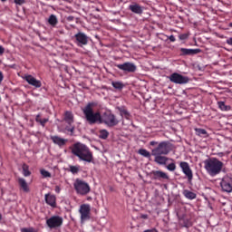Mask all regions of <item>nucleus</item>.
Instances as JSON below:
<instances>
[{"label": "nucleus", "instance_id": "ddd939ff", "mask_svg": "<svg viewBox=\"0 0 232 232\" xmlns=\"http://www.w3.org/2000/svg\"><path fill=\"white\" fill-rule=\"evenodd\" d=\"M152 180H169L168 173L162 170H152L150 174Z\"/></svg>", "mask_w": 232, "mask_h": 232}, {"label": "nucleus", "instance_id": "c03bdc74", "mask_svg": "<svg viewBox=\"0 0 232 232\" xmlns=\"http://www.w3.org/2000/svg\"><path fill=\"white\" fill-rule=\"evenodd\" d=\"M227 44H228L229 46H232V37L227 39Z\"/></svg>", "mask_w": 232, "mask_h": 232}, {"label": "nucleus", "instance_id": "b1692460", "mask_svg": "<svg viewBox=\"0 0 232 232\" xmlns=\"http://www.w3.org/2000/svg\"><path fill=\"white\" fill-rule=\"evenodd\" d=\"M22 169L24 177H30L32 175V172L30 171V167L26 163L23 164Z\"/></svg>", "mask_w": 232, "mask_h": 232}, {"label": "nucleus", "instance_id": "1a4fd4ad", "mask_svg": "<svg viewBox=\"0 0 232 232\" xmlns=\"http://www.w3.org/2000/svg\"><path fill=\"white\" fill-rule=\"evenodd\" d=\"M91 211L92 208H90V205L82 204L80 206L79 213L81 215L82 223L86 222L87 220H90V218H92Z\"/></svg>", "mask_w": 232, "mask_h": 232}, {"label": "nucleus", "instance_id": "2eb2a0df", "mask_svg": "<svg viewBox=\"0 0 232 232\" xmlns=\"http://www.w3.org/2000/svg\"><path fill=\"white\" fill-rule=\"evenodd\" d=\"M51 140L59 148H64L68 144V139L61 138L60 136L54 135L51 136Z\"/></svg>", "mask_w": 232, "mask_h": 232}, {"label": "nucleus", "instance_id": "a19ab883", "mask_svg": "<svg viewBox=\"0 0 232 232\" xmlns=\"http://www.w3.org/2000/svg\"><path fill=\"white\" fill-rule=\"evenodd\" d=\"M140 218H143V220H148V215L146 214H140Z\"/></svg>", "mask_w": 232, "mask_h": 232}, {"label": "nucleus", "instance_id": "37998d69", "mask_svg": "<svg viewBox=\"0 0 232 232\" xmlns=\"http://www.w3.org/2000/svg\"><path fill=\"white\" fill-rule=\"evenodd\" d=\"M35 121H37V122H41V121H43V119H41V114H38L36 117H35Z\"/></svg>", "mask_w": 232, "mask_h": 232}, {"label": "nucleus", "instance_id": "f8f14e48", "mask_svg": "<svg viewBox=\"0 0 232 232\" xmlns=\"http://www.w3.org/2000/svg\"><path fill=\"white\" fill-rule=\"evenodd\" d=\"M179 168L181 169L184 175H186L188 182H191V180H193V170L191 169V167H189V163L181 161L179 162Z\"/></svg>", "mask_w": 232, "mask_h": 232}, {"label": "nucleus", "instance_id": "c9c22d12", "mask_svg": "<svg viewBox=\"0 0 232 232\" xmlns=\"http://www.w3.org/2000/svg\"><path fill=\"white\" fill-rule=\"evenodd\" d=\"M46 122H48V119L44 118V119L40 120L39 124H41V126H43V128H44V126H46Z\"/></svg>", "mask_w": 232, "mask_h": 232}, {"label": "nucleus", "instance_id": "72a5a7b5", "mask_svg": "<svg viewBox=\"0 0 232 232\" xmlns=\"http://www.w3.org/2000/svg\"><path fill=\"white\" fill-rule=\"evenodd\" d=\"M167 169L169 171H175L177 169V165L175 163H169L168 166H167Z\"/></svg>", "mask_w": 232, "mask_h": 232}, {"label": "nucleus", "instance_id": "a18cd8bd", "mask_svg": "<svg viewBox=\"0 0 232 232\" xmlns=\"http://www.w3.org/2000/svg\"><path fill=\"white\" fill-rule=\"evenodd\" d=\"M157 144H159V142L155 140L150 142V146H157Z\"/></svg>", "mask_w": 232, "mask_h": 232}, {"label": "nucleus", "instance_id": "4c0bfd02", "mask_svg": "<svg viewBox=\"0 0 232 232\" xmlns=\"http://www.w3.org/2000/svg\"><path fill=\"white\" fill-rule=\"evenodd\" d=\"M177 216L179 218L184 216V208L182 210H177Z\"/></svg>", "mask_w": 232, "mask_h": 232}, {"label": "nucleus", "instance_id": "de8ad7c7", "mask_svg": "<svg viewBox=\"0 0 232 232\" xmlns=\"http://www.w3.org/2000/svg\"><path fill=\"white\" fill-rule=\"evenodd\" d=\"M55 192H56V193H61V187L56 186V187H55Z\"/></svg>", "mask_w": 232, "mask_h": 232}, {"label": "nucleus", "instance_id": "cd10ccee", "mask_svg": "<svg viewBox=\"0 0 232 232\" xmlns=\"http://www.w3.org/2000/svg\"><path fill=\"white\" fill-rule=\"evenodd\" d=\"M194 130L196 135H198V137H204V135H208V130H206L205 129L195 128Z\"/></svg>", "mask_w": 232, "mask_h": 232}, {"label": "nucleus", "instance_id": "aec40b11", "mask_svg": "<svg viewBox=\"0 0 232 232\" xmlns=\"http://www.w3.org/2000/svg\"><path fill=\"white\" fill-rule=\"evenodd\" d=\"M18 184L21 189L24 191V193H28L30 191V188H28V183H26V180L24 179L23 178L18 179Z\"/></svg>", "mask_w": 232, "mask_h": 232}, {"label": "nucleus", "instance_id": "9d476101", "mask_svg": "<svg viewBox=\"0 0 232 232\" xmlns=\"http://www.w3.org/2000/svg\"><path fill=\"white\" fill-rule=\"evenodd\" d=\"M103 122L110 128H112L113 126H117V124H119V120H117L113 113L105 112L103 114Z\"/></svg>", "mask_w": 232, "mask_h": 232}, {"label": "nucleus", "instance_id": "6e6d98bb", "mask_svg": "<svg viewBox=\"0 0 232 232\" xmlns=\"http://www.w3.org/2000/svg\"><path fill=\"white\" fill-rule=\"evenodd\" d=\"M2 1V3H5V2H6V0H1Z\"/></svg>", "mask_w": 232, "mask_h": 232}, {"label": "nucleus", "instance_id": "a211bd4d", "mask_svg": "<svg viewBox=\"0 0 232 232\" xmlns=\"http://www.w3.org/2000/svg\"><path fill=\"white\" fill-rule=\"evenodd\" d=\"M179 52L180 55H197V53H200L202 51L200 49L180 48Z\"/></svg>", "mask_w": 232, "mask_h": 232}, {"label": "nucleus", "instance_id": "6e6552de", "mask_svg": "<svg viewBox=\"0 0 232 232\" xmlns=\"http://www.w3.org/2000/svg\"><path fill=\"white\" fill-rule=\"evenodd\" d=\"M116 68L121 70L124 73H135V72H137V65L131 62L116 64Z\"/></svg>", "mask_w": 232, "mask_h": 232}, {"label": "nucleus", "instance_id": "4be33fe9", "mask_svg": "<svg viewBox=\"0 0 232 232\" xmlns=\"http://www.w3.org/2000/svg\"><path fill=\"white\" fill-rule=\"evenodd\" d=\"M118 110L121 117H124L125 119L130 120V111H128V110L126 109V107H119Z\"/></svg>", "mask_w": 232, "mask_h": 232}, {"label": "nucleus", "instance_id": "423d86ee", "mask_svg": "<svg viewBox=\"0 0 232 232\" xmlns=\"http://www.w3.org/2000/svg\"><path fill=\"white\" fill-rule=\"evenodd\" d=\"M170 82L174 84H188L189 82V78L188 76H184L179 72H173L169 76Z\"/></svg>", "mask_w": 232, "mask_h": 232}, {"label": "nucleus", "instance_id": "473e14b6", "mask_svg": "<svg viewBox=\"0 0 232 232\" xmlns=\"http://www.w3.org/2000/svg\"><path fill=\"white\" fill-rule=\"evenodd\" d=\"M40 173L42 176H44V179H48V178L52 177V174L46 169H41Z\"/></svg>", "mask_w": 232, "mask_h": 232}, {"label": "nucleus", "instance_id": "f03ea898", "mask_svg": "<svg viewBox=\"0 0 232 232\" xmlns=\"http://www.w3.org/2000/svg\"><path fill=\"white\" fill-rule=\"evenodd\" d=\"M95 106H97V103L89 102L82 109V113L85 117V120L91 126L93 124H102V116L101 115V112L93 111Z\"/></svg>", "mask_w": 232, "mask_h": 232}, {"label": "nucleus", "instance_id": "7c9ffc66", "mask_svg": "<svg viewBox=\"0 0 232 232\" xmlns=\"http://www.w3.org/2000/svg\"><path fill=\"white\" fill-rule=\"evenodd\" d=\"M184 195L186 198H189L190 200H193V198H197V194L189 190H185Z\"/></svg>", "mask_w": 232, "mask_h": 232}, {"label": "nucleus", "instance_id": "412c9836", "mask_svg": "<svg viewBox=\"0 0 232 232\" xmlns=\"http://www.w3.org/2000/svg\"><path fill=\"white\" fill-rule=\"evenodd\" d=\"M64 121L69 126H72L73 124V114L72 111H65Z\"/></svg>", "mask_w": 232, "mask_h": 232}, {"label": "nucleus", "instance_id": "09e8293b", "mask_svg": "<svg viewBox=\"0 0 232 232\" xmlns=\"http://www.w3.org/2000/svg\"><path fill=\"white\" fill-rule=\"evenodd\" d=\"M189 226H191V222H190V221H188V222L185 224V227H189Z\"/></svg>", "mask_w": 232, "mask_h": 232}, {"label": "nucleus", "instance_id": "9b49d317", "mask_svg": "<svg viewBox=\"0 0 232 232\" xmlns=\"http://www.w3.org/2000/svg\"><path fill=\"white\" fill-rule=\"evenodd\" d=\"M74 39L75 44H77V46L80 48H82L88 44V35L82 32H79L78 34H74Z\"/></svg>", "mask_w": 232, "mask_h": 232}, {"label": "nucleus", "instance_id": "e433bc0d", "mask_svg": "<svg viewBox=\"0 0 232 232\" xmlns=\"http://www.w3.org/2000/svg\"><path fill=\"white\" fill-rule=\"evenodd\" d=\"M179 39L180 41H186V39H188V34H179Z\"/></svg>", "mask_w": 232, "mask_h": 232}, {"label": "nucleus", "instance_id": "ea45409f", "mask_svg": "<svg viewBox=\"0 0 232 232\" xmlns=\"http://www.w3.org/2000/svg\"><path fill=\"white\" fill-rule=\"evenodd\" d=\"M67 131H70V133H73L75 131V127L68 128L66 127Z\"/></svg>", "mask_w": 232, "mask_h": 232}, {"label": "nucleus", "instance_id": "4468645a", "mask_svg": "<svg viewBox=\"0 0 232 232\" xmlns=\"http://www.w3.org/2000/svg\"><path fill=\"white\" fill-rule=\"evenodd\" d=\"M221 189L226 193L232 192V179L228 176H226L222 179L220 182Z\"/></svg>", "mask_w": 232, "mask_h": 232}, {"label": "nucleus", "instance_id": "5fc2aeb1", "mask_svg": "<svg viewBox=\"0 0 232 232\" xmlns=\"http://www.w3.org/2000/svg\"><path fill=\"white\" fill-rule=\"evenodd\" d=\"M229 28H232V23L228 24Z\"/></svg>", "mask_w": 232, "mask_h": 232}, {"label": "nucleus", "instance_id": "603ef678", "mask_svg": "<svg viewBox=\"0 0 232 232\" xmlns=\"http://www.w3.org/2000/svg\"><path fill=\"white\" fill-rule=\"evenodd\" d=\"M3 220V215L0 213V222Z\"/></svg>", "mask_w": 232, "mask_h": 232}, {"label": "nucleus", "instance_id": "4d7b16f0", "mask_svg": "<svg viewBox=\"0 0 232 232\" xmlns=\"http://www.w3.org/2000/svg\"><path fill=\"white\" fill-rule=\"evenodd\" d=\"M0 102H1V96H0Z\"/></svg>", "mask_w": 232, "mask_h": 232}, {"label": "nucleus", "instance_id": "864d4df0", "mask_svg": "<svg viewBox=\"0 0 232 232\" xmlns=\"http://www.w3.org/2000/svg\"><path fill=\"white\" fill-rule=\"evenodd\" d=\"M52 208H56L55 204H51Z\"/></svg>", "mask_w": 232, "mask_h": 232}, {"label": "nucleus", "instance_id": "dca6fc26", "mask_svg": "<svg viewBox=\"0 0 232 232\" xmlns=\"http://www.w3.org/2000/svg\"><path fill=\"white\" fill-rule=\"evenodd\" d=\"M24 80L26 81V82H28V84L34 86V88H41L43 86L41 81L35 79V77L32 75H26L24 77Z\"/></svg>", "mask_w": 232, "mask_h": 232}, {"label": "nucleus", "instance_id": "7ed1b4c3", "mask_svg": "<svg viewBox=\"0 0 232 232\" xmlns=\"http://www.w3.org/2000/svg\"><path fill=\"white\" fill-rule=\"evenodd\" d=\"M204 168L210 177H217L222 172L224 168V162L220 161L217 158H209L204 160Z\"/></svg>", "mask_w": 232, "mask_h": 232}, {"label": "nucleus", "instance_id": "39448f33", "mask_svg": "<svg viewBox=\"0 0 232 232\" xmlns=\"http://www.w3.org/2000/svg\"><path fill=\"white\" fill-rule=\"evenodd\" d=\"M169 153V141H161L151 150V155H168Z\"/></svg>", "mask_w": 232, "mask_h": 232}, {"label": "nucleus", "instance_id": "5701e85b", "mask_svg": "<svg viewBox=\"0 0 232 232\" xmlns=\"http://www.w3.org/2000/svg\"><path fill=\"white\" fill-rule=\"evenodd\" d=\"M48 23L51 26L55 28V26H57V24L59 23V20H57V16L55 14H51L49 16Z\"/></svg>", "mask_w": 232, "mask_h": 232}, {"label": "nucleus", "instance_id": "20e7f679", "mask_svg": "<svg viewBox=\"0 0 232 232\" xmlns=\"http://www.w3.org/2000/svg\"><path fill=\"white\" fill-rule=\"evenodd\" d=\"M74 189L79 195H88V192L91 190L90 185L80 179H77L74 181Z\"/></svg>", "mask_w": 232, "mask_h": 232}, {"label": "nucleus", "instance_id": "a878e982", "mask_svg": "<svg viewBox=\"0 0 232 232\" xmlns=\"http://www.w3.org/2000/svg\"><path fill=\"white\" fill-rule=\"evenodd\" d=\"M218 106L221 111H229V110H231V107L226 105L224 102H218Z\"/></svg>", "mask_w": 232, "mask_h": 232}, {"label": "nucleus", "instance_id": "f704fd0d", "mask_svg": "<svg viewBox=\"0 0 232 232\" xmlns=\"http://www.w3.org/2000/svg\"><path fill=\"white\" fill-rule=\"evenodd\" d=\"M21 232H37V230L34 227H24Z\"/></svg>", "mask_w": 232, "mask_h": 232}, {"label": "nucleus", "instance_id": "c85d7f7f", "mask_svg": "<svg viewBox=\"0 0 232 232\" xmlns=\"http://www.w3.org/2000/svg\"><path fill=\"white\" fill-rule=\"evenodd\" d=\"M99 137H100V139L106 140V139H108V137H110V132H108V130H101L99 131Z\"/></svg>", "mask_w": 232, "mask_h": 232}, {"label": "nucleus", "instance_id": "f3484780", "mask_svg": "<svg viewBox=\"0 0 232 232\" xmlns=\"http://www.w3.org/2000/svg\"><path fill=\"white\" fill-rule=\"evenodd\" d=\"M129 10H130L132 14H137L138 15H141V14L144 12V8L137 3L129 5Z\"/></svg>", "mask_w": 232, "mask_h": 232}, {"label": "nucleus", "instance_id": "bb28decb", "mask_svg": "<svg viewBox=\"0 0 232 232\" xmlns=\"http://www.w3.org/2000/svg\"><path fill=\"white\" fill-rule=\"evenodd\" d=\"M69 171L71 173H72V175H77V173H79V171H81V166H79V165H77V166L71 165V166H69Z\"/></svg>", "mask_w": 232, "mask_h": 232}, {"label": "nucleus", "instance_id": "2f4dec72", "mask_svg": "<svg viewBox=\"0 0 232 232\" xmlns=\"http://www.w3.org/2000/svg\"><path fill=\"white\" fill-rule=\"evenodd\" d=\"M111 86H113L115 90H122V88H124V83L121 82H111Z\"/></svg>", "mask_w": 232, "mask_h": 232}, {"label": "nucleus", "instance_id": "f257e3e1", "mask_svg": "<svg viewBox=\"0 0 232 232\" xmlns=\"http://www.w3.org/2000/svg\"><path fill=\"white\" fill-rule=\"evenodd\" d=\"M71 151L80 160L88 162V164L93 163V152H92L88 146L81 142H76L71 147Z\"/></svg>", "mask_w": 232, "mask_h": 232}, {"label": "nucleus", "instance_id": "79ce46f5", "mask_svg": "<svg viewBox=\"0 0 232 232\" xmlns=\"http://www.w3.org/2000/svg\"><path fill=\"white\" fill-rule=\"evenodd\" d=\"M169 41L171 43H175V41H177V39L175 38V36L173 34H171L169 37Z\"/></svg>", "mask_w": 232, "mask_h": 232}, {"label": "nucleus", "instance_id": "8fccbe9b", "mask_svg": "<svg viewBox=\"0 0 232 232\" xmlns=\"http://www.w3.org/2000/svg\"><path fill=\"white\" fill-rule=\"evenodd\" d=\"M144 232H159L157 229L145 230Z\"/></svg>", "mask_w": 232, "mask_h": 232}, {"label": "nucleus", "instance_id": "0eeeda50", "mask_svg": "<svg viewBox=\"0 0 232 232\" xmlns=\"http://www.w3.org/2000/svg\"><path fill=\"white\" fill-rule=\"evenodd\" d=\"M63 217L61 216H53L46 220V224L50 229H57L63 226Z\"/></svg>", "mask_w": 232, "mask_h": 232}, {"label": "nucleus", "instance_id": "58836bf2", "mask_svg": "<svg viewBox=\"0 0 232 232\" xmlns=\"http://www.w3.org/2000/svg\"><path fill=\"white\" fill-rule=\"evenodd\" d=\"M15 5H19L21 6V5H24V0H14Z\"/></svg>", "mask_w": 232, "mask_h": 232}, {"label": "nucleus", "instance_id": "3c124183", "mask_svg": "<svg viewBox=\"0 0 232 232\" xmlns=\"http://www.w3.org/2000/svg\"><path fill=\"white\" fill-rule=\"evenodd\" d=\"M139 208V205H136V207H134L135 211H139V208Z\"/></svg>", "mask_w": 232, "mask_h": 232}, {"label": "nucleus", "instance_id": "49530a36", "mask_svg": "<svg viewBox=\"0 0 232 232\" xmlns=\"http://www.w3.org/2000/svg\"><path fill=\"white\" fill-rule=\"evenodd\" d=\"M5 53V47L0 45V55H3Z\"/></svg>", "mask_w": 232, "mask_h": 232}, {"label": "nucleus", "instance_id": "393cba45", "mask_svg": "<svg viewBox=\"0 0 232 232\" xmlns=\"http://www.w3.org/2000/svg\"><path fill=\"white\" fill-rule=\"evenodd\" d=\"M56 198L52 194H45V202L46 204H55Z\"/></svg>", "mask_w": 232, "mask_h": 232}, {"label": "nucleus", "instance_id": "6ab92c4d", "mask_svg": "<svg viewBox=\"0 0 232 232\" xmlns=\"http://www.w3.org/2000/svg\"><path fill=\"white\" fill-rule=\"evenodd\" d=\"M155 157L154 162L157 164H160L161 166H164L168 162V158L166 156H162V154H158V155H152Z\"/></svg>", "mask_w": 232, "mask_h": 232}, {"label": "nucleus", "instance_id": "c756f323", "mask_svg": "<svg viewBox=\"0 0 232 232\" xmlns=\"http://www.w3.org/2000/svg\"><path fill=\"white\" fill-rule=\"evenodd\" d=\"M138 153L146 159H150V157H151V153H150L146 149H140Z\"/></svg>", "mask_w": 232, "mask_h": 232}]
</instances>
